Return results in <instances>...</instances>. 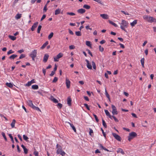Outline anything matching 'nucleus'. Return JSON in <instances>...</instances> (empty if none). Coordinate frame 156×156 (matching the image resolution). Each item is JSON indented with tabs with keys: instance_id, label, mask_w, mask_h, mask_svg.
I'll use <instances>...</instances> for the list:
<instances>
[{
	"instance_id": "nucleus-5",
	"label": "nucleus",
	"mask_w": 156,
	"mask_h": 156,
	"mask_svg": "<svg viewBox=\"0 0 156 156\" xmlns=\"http://www.w3.org/2000/svg\"><path fill=\"white\" fill-rule=\"evenodd\" d=\"M63 54L61 53H60L57 55L56 57H54V61L55 62H58V59L62 57Z\"/></svg>"
},
{
	"instance_id": "nucleus-9",
	"label": "nucleus",
	"mask_w": 156,
	"mask_h": 156,
	"mask_svg": "<svg viewBox=\"0 0 156 156\" xmlns=\"http://www.w3.org/2000/svg\"><path fill=\"white\" fill-rule=\"evenodd\" d=\"M49 57V55L48 54H45L44 56L43 62L44 63L46 62L47 61Z\"/></svg>"
},
{
	"instance_id": "nucleus-1",
	"label": "nucleus",
	"mask_w": 156,
	"mask_h": 156,
	"mask_svg": "<svg viewBox=\"0 0 156 156\" xmlns=\"http://www.w3.org/2000/svg\"><path fill=\"white\" fill-rule=\"evenodd\" d=\"M56 148H57L56 153L57 154H60L62 155V156H64L66 154V153L64 151L62 150V147L60 145L57 144L56 145Z\"/></svg>"
},
{
	"instance_id": "nucleus-51",
	"label": "nucleus",
	"mask_w": 156,
	"mask_h": 156,
	"mask_svg": "<svg viewBox=\"0 0 156 156\" xmlns=\"http://www.w3.org/2000/svg\"><path fill=\"white\" fill-rule=\"evenodd\" d=\"M112 116V118H113L116 122H119V120L115 116Z\"/></svg>"
},
{
	"instance_id": "nucleus-13",
	"label": "nucleus",
	"mask_w": 156,
	"mask_h": 156,
	"mask_svg": "<svg viewBox=\"0 0 156 156\" xmlns=\"http://www.w3.org/2000/svg\"><path fill=\"white\" fill-rule=\"evenodd\" d=\"M100 16L105 19H108V16L107 14H101Z\"/></svg>"
},
{
	"instance_id": "nucleus-27",
	"label": "nucleus",
	"mask_w": 156,
	"mask_h": 156,
	"mask_svg": "<svg viewBox=\"0 0 156 156\" xmlns=\"http://www.w3.org/2000/svg\"><path fill=\"white\" fill-rule=\"evenodd\" d=\"M61 12V9H56L55 11V15H58Z\"/></svg>"
},
{
	"instance_id": "nucleus-24",
	"label": "nucleus",
	"mask_w": 156,
	"mask_h": 156,
	"mask_svg": "<svg viewBox=\"0 0 156 156\" xmlns=\"http://www.w3.org/2000/svg\"><path fill=\"white\" fill-rule=\"evenodd\" d=\"M137 23V20H135L133 22L130 23V25L132 27H134Z\"/></svg>"
},
{
	"instance_id": "nucleus-16",
	"label": "nucleus",
	"mask_w": 156,
	"mask_h": 156,
	"mask_svg": "<svg viewBox=\"0 0 156 156\" xmlns=\"http://www.w3.org/2000/svg\"><path fill=\"white\" fill-rule=\"evenodd\" d=\"M21 146L23 149L24 153L25 154H27L28 153V149L26 148L25 146L23 144H22L21 145Z\"/></svg>"
},
{
	"instance_id": "nucleus-55",
	"label": "nucleus",
	"mask_w": 156,
	"mask_h": 156,
	"mask_svg": "<svg viewBox=\"0 0 156 156\" xmlns=\"http://www.w3.org/2000/svg\"><path fill=\"white\" fill-rule=\"evenodd\" d=\"M75 47L73 45H71L69 46V48L70 49H73L75 48Z\"/></svg>"
},
{
	"instance_id": "nucleus-46",
	"label": "nucleus",
	"mask_w": 156,
	"mask_h": 156,
	"mask_svg": "<svg viewBox=\"0 0 156 156\" xmlns=\"http://www.w3.org/2000/svg\"><path fill=\"white\" fill-rule=\"evenodd\" d=\"M58 80V78L56 77H55L54 78L53 80H52V83H55Z\"/></svg>"
},
{
	"instance_id": "nucleus-2",
	"label": "nucleus",
	"mask_w": 156,
	"mask_h": 156,
	"mask_svg": "<svg viewBox=\"0 0 156 156\" xmlns=\"http://www.w3.org/2000/svg\"><path fill=\"white\" fill-rule=\"evenodd\" d=\"M121 28L122 30L126 31L125 27L126 28L127 27L128 25V23L125 20H122V23H121Z\"/></svg>"
},
{
	"instance_id": "nucleus-48",
	"label": "nucleus",
	"mask_w": 156,
	"mask_h": 156,
	"mask_svg": "<svg viewBox=\"0 0 156 156\" xmlns=\"http://www.w3.org/2000/svg\"><path fill=\"white\" fill-rule=\"evenodd\" d=\"M93 115L94 116L96 122H98L99 121V119H98L97 116V115L94 114H93Z\"/></svg>"
},
{
	"instance_id": "nucleus-57",
	"label": "nucleus",
	"mask_w": 156,
	"mask_h": 156,
	"mask_svg": "<svg viewBox=\"0 0 156 156\" xmlns=\"http://www.w3.org/2000/svg\"><path fill=\"white\" fill-rule=\"evenodd\" d=\"M121 12L123 13V14H125L126 15H129V14L127 12H125L124 11H121Z\"/></svg>"
},
{
	"instance_id": "nucleus-30",
	"label": "nucleus",
	"mask_w": 156,
	"mask_h": 156,
	"mask_svg": "<svg viewBox=\"0 0 156 156\" xmlns=\"http://www.w3.org/2000/svg\"><path fill=\"white\" fill-rule=\"evenodd\" d=\"M32 108L33 109H34L36 110L41 112V110L40 109V108L38 107H36V106H35L34 105V106H33V107H32Z\"/></svg>"
},
{
	"instance_id": "nucleus-47",
	"label": "nucleus",
	"mask_w": 156,
	"mask_h": 156,
	"mask_svg": "<svg viewBox=\"0 0 156 156\" xmlns=\"http://www.w3.org/2000/svg\"><path fill=\"white\" fill-rule=\"evenodd\" d=\"M67 14L70 16H74L75 15V13L73 12H67Z\"/></svg>"
},
{
	"instance_id": "nucleus-64",
	"label": "nucleus",
	"mask_w": 156,
	"mask_h": 156,
	"mask_svg": "<svg viewBox=\"0 0 156 156\" xmlns=\"http://www.w3.org/2000/svg\"><path fill=\"white\" fill-rule=\"evenodd\" d=\"M52 101L53 102H54L55 103H57L58 102V100L55 98Z\"/></svg>"
},
{
	"instance_id": "nucleus-23",
	"label": "nucleus",
	"mask_w": 156,
	"mask_h": 156,
	"mask_svg": "<svg viewBox=\"0 0 156 156\" xmlns=\"http://www.w3.org/2000/svg\"><path fill=\"white\" fill-rule=\"evenodd\" d=\"M16 122V121L15 119L12 120V122L11 124V126L12 128H13L15 126V125Z\"/></svg>"
},
{
	"instance_id": "nucleus-45",
	"label": "nucleus",
	"mask_w": 156,
	"mask_h": 156,
	"mask_svg": "<svg viewBox=\"0 0 156 156\" xmlns=\"http://www.w3.org/2000/svg\"><path fill=\"white\" fill-rule=\"evenodd\" d=\"M2 135L4 137V139L6 141H7V138L5 136V133L4 132H2Z\"/></svg>"
},
{
	"instance_id": "nucleus-58",
	"label": "nucleus",
	"mask_w": 156,
	"mask_h": 156,
	"mask_svg": "<svg viewBox=\"0 0 156 156\" xmlns=\"http://www.w3.org/2000/svg\"><path fill=\"white\" fill-rule=\"evenodd\" d=\"M55 73V72L54 71H52L51 72V74H50V76H52L54 75Z\"/></svg>"
},
{
	"instance_id": "nucleus-14",
	"label": "nucleus",
	"mask_w": 156,
	"mask_h": 156,
	"mask_svg": "<svg viewBox=\"0 0 156 156\" xmlns=\"http://www.w3.org/2000/svg\"><path fill=\"white\" fill-rule=\"evenodd\" d=\"M86 11V10L85 9H79L77 10V12L78 13L80 14H83Z\"/></svg>"
},
{
	"instance_id": "nucleus-42",
	"label": "nucleus",
	"mask_w": 156,
	"mask_h": 156,
	"mask_svg": "<svg viewBox=\"0 0 156 156\" xmlns=\"http://www.w3.org/2000/svg\"><path fill=\"white\" fill-rule=\"evenodd\" d=\"M75 34L77 36H81V32L80 31L76 32Z\"/></svg>"
},
{
	"instance_id": "nucleus-7",
	"label": "nucleus",
	"mask_w": 156,
	"mask_h": 156,
	"mask_svg": "<svg viewBox=\"0 0 156 156\" xmlns=\"http://www.w3.org/2000/svg\"><path fill=\"white\" fill-rule=\"evenodd\" d=\"M112 135L116 140L119 141H121V138L119 135L115 133H112Z\"/></svg>"
},
{
	"instance_id": "nucleus-3",
	"label": "nucleus",
	"mask_w": 156,
	"mask_h": 156,
	"mask_svg": "<svg viewBox=\"0 0 156 156\" xmlns=\"http://www.w3.org/2000/svg\"><path fill=\"white\" fill-rule=\"evenodd\" d=\"M137 134L136 133L134 132H132L129 134V135L128 136V140L129 141H130L131 140L133 139L134 137H136Z\"/></svg>"
},
{
	"instance_id": "nucleus-41",
	"label": "nucleus",
	"mask_w": 156,
	"mask_h": 156,
	"mask_svg": "<svg viewBox=\"0 0 156 156\" xmlns=\"http://www.w3.org/2000/svg\"><path fill=\"white\" fill-rule=\"evenodd\" d=\"M149 17L150 16H149L144 15L143 16V18L144 20H146L147 21H148V20Z\"/></svg>"
},
{
	"instance_id": "nucleus-21",
	"label": "nucleus",
	"mask_w": 156,
	"mask_h": 156,
	"mask_svg": "<svg viewBox=\"0 0 156 156\" xmlns=\"http://www.w3.org/2000/svg\"><path fill=\"white\" fill-rule=\"evenodd\" d=\"M71 101L72 100L71 98H70L69 97H68L67 98V104L69 106L71 105Z\"/></svg>"
},
{
	"instance_id": "nucleus-12",
	"label": "nucleus",
	"mask_w": 156,
	"mask_h": 156,
	"mask_svg": "<svg viewBox=\"0 0 156 156\" xmlns=\"http://www.w3.org/2000/svg\"><path fill=\"white\" fill-rule=\"evenodd\" d=\"M85 61L87 63V68L90 69H92V66L90 64L89 61L87 59H86Z\"/></svg>"
},
{
	"instance_id": "nucleus-4",
	"label": "nucleus",
	"mask_w": 156,
	"mask_h": 156,
	"mask_svg": "<svg viewBox=\"0 0 156 156\" xmlns=\"http://www.w3.org/2000/svg\"><path fill=\"white\" fill-rule=\"evenodd\" d=\"M37 51L36 49L33 50L31 53L30 54L29 56L30 57L33 61H34L35 58L36 57L37 55Z\"/></svg>"
},
{
	"instance_id": "nucleus-56",
	"label": "nucleus",
	"mask_w": 156,
	"mask_h": 156,
	"mask_svg": "<svg viewBox=\"0 0 156 156\" xmlns=\"http://www.w3.org/2000/svg\"><path fill=\"white\" fill-rule=\"evenodd\" d=\"M57 106L59 107L60 108H62V104L60 103H58L57 105Z\"/></svg>"
},
{
	"instance_id": "nucleus-31",
	"label": "nucleus",
	"mask_w": 156,
	"mask_h": 156,
	"mask_svg": "<svg viewBox=\"0 0 156 156\" xmlns=\"http://www.w3.org/2000/svg\"><path fill=\"white\" fill-rule=\"evenodd\" d=\"M53 35L54 33L53 32H51L48 37V39L49 40L51 39L53 36Z\"/></svg>"
},
{
	"instance_id": "nucleus-17",
	"label": "nucleus",
	"mask_w": 156,
	"mask_h": 156,
	"mask_svg": "<svg viewBox=\"0 0 156 156\" xmlns=\"http://www.w3.org/2000/svg\"><path fill=\"white\" fill-rule=\"evenodd\" d=\"M105 113L106 114V115L107 116H108L111 119H112V116L110 115L109 112L107 110H105Z\"/></svg>"
},
{
	"instance_id": "nucleus-43",
	"label": "nucleus",
	"mask_w": 156,
	"mask_h": 156,
	"mask_svg": "<svg viewBox=\"0 0 156 156\" xmlns=\"http://www.w3.org/2000/svg\"><path fill=\"white\" fill-rule=\"evenodd\" d=\"M42 28V26L41 25H39L38 27L37 30V32L38 33H40V30Z\"/></svg>"
},
{
	"instance_id": "nucleus-34",
	"label": "nucleus",
	"mask_w": 156,
	"mask_h": 156,
	"mask_svg": "<svg viewBox=\"0 0 156 156\" xmlns=\"http://www.w3.org/2000/svg\"><path fill=\"white\" fill-rule=\"evenodd\" d=\"M9 38L13 41H14L16 40V37L14 36L9 35Z\"/></svg>"
},
{
	"instance_id": "nucleus-63",
	"label": "nucleus",
	"mask_w": 156,
	"mask_h": 156,
	"mask_svg": "<svg viewBox=\"0 0 156 156\" xmlns=\"http://www.w3.org/2000/svg\"><path fill=\"white\" fill-rule=\"evenodd\" d=\"M35 156H38V153L37 151H35L34 153Z\"/></svg>"
},
{
	"instance_id": "nucleus-11",
	"label": "nucleus",
	"mask_w": 156,
	"mask_h": 156,
	"mask_svg": "<svg viewBox=\"0 0 156 156\" xmlns=\"http://www.w3.org/2000/svg\"><path fill=\"white\" fill-rule=\"evenodd\" d=\"M38 23V22H36L33 24L31 28V30L32 31L34 30L37 27Z\"/></svg>"
},
{
	"instance_id": "nucleus-28",
	"label": "nucleus",
	"mask_w": 156,
	"mask_h": 156,
	"mask_svg": "<svg viewBox=\"0 0 156 156\" xmlns=\"http://www.w3.org/2000/svg\"><path fill=\"white\" fill-rule=\"evenodd\" d=\"M6 85L7 86H8V87H9L10 88H12L13 87V85L11 83H6Z\"/></svg>"
},
{
	"instance_id": "nucleus-52",
	"label": "nucleus",
	"mask_w": 156,
	"mask_h": 156,
	"mask_svg": "<svg viewBox=\"0 0 156 156\" xmlns=\"http://www.w3.org/2000/svg\"><path fill=\"white\" fill-rule=\"evenodd\" d=\"M99 49L100 51L101 52H102L104 51V49L103 47H101V46L100 45L99 46Z\"/></svg>"
},
{
	"instance_id": "nucleus-26",
	"label": "nucleus",
	"mask_w": 156,
	"mask_h": 156,
	"mask_svg": "<svg viewBox=\"0 0 156 156\" xmlns=\"http://www.w3.org/2000/svg\"><path fill=\"white\" fill-rule=\"evenodd\" d=\"M48 41H46L41 47V49H43L48 44Z\"/></svg>"
},
{
	"instance_id": "nucleus-22",
	"label": "nucleus",
	"mask_w": 156,
	"mask_h": 156,
	"mask_svg": "<svg viewBox=\"0 0 156 156\" xmlns=\"http://www.w3.org/2000/svg\"><path fill=\"white\" fill-rule=\"evenodd\" d=\"M140 62L142 67L143 68L144 67V58H142L140 60Z\"/></svg>"
},
{
	"instance_id": "nucleus-25",
	"label": "nucleus",
	"mask_w": 156,
	"mask_h": 156,
	"mask_svg": "<svg viewBox=\"0 0 156 156\" xmlns=\"http://www.w3.org/2000/svg\"><path fill=\"white\" fill-rule=\"evenodd\" d=\"M17 56V55L13 54L9 57V58L11 59H14Z\"/></svg>"
},
{
	"instance_id": "nucleus-33",
	"label": "nucleus",
	"mask_w": 156,
	"mask_h": 156,
	"mask_svg": "<svg viewBox=\"0 0 156 156\" xmlns=\"http://www.w3.org/2000/svg\"><path fill=\"white\" fill-rule=\"evenodd\" d=\"M83 8H84L87 9H89L90 8V6L87 5H83Z\"/></svg>"
},
{
	"instance_id": "nucleus-40",
	"label": "nucleus",
	"mask_w": 156,
	"mask_h": 156,
	"mask_svg": "<svg viewBox=\"0 0 156 156\" xmlns=\"http://www.w3.org/2000/svg\"><path fill=\"white\" fill-rule=\"evenodd\" d=\"M100 147L102 148L104 150L107 151H110L108 150L106 148L104 147L101 144H100Z\"/></svg>"
},
{
	"instance_id": "nucleus-36",
	"label": "nucleus",
	"mask_w": 156,
	"mask_h": 156,
	"mask_svg": "<svg viewBox=\"0 0 156 156\" xmlns=\"http://www.w3.org/2000/svg\"><path fill=\"white\" fill-rule=\"evenodd\" d=\"M102 122L103 125L104 126V127L105 128H106L107 127V126L106 124L105 123L104 120V119H102Z\"/></svg>"
},
{
	"instance_id": "nucleus-54",
	"label": "nucleus",
	"mask_w": 156,
	"mask_h": 156,
	"mask_svg": "<svg viewBox=\"0 0 156 156\" xmlns=\"http://www.w3.org/2000/svg\"><path fill=\"white\" fill-rule=\"evenodd\" d=\"M43 10L44 12H46L47 10V5H45L44 6L43 9Z\"/></svg>"
},
{
	"instance_id": "nucleus-10",
	"label": "nucleus",
	"mask_w": 156,
	"mask_h": 156,
	"mask_svg": "<svg viewBox=\"0 0 156 156\" xmlns=\"http://www.w3.org/2000/svg\"><path fill=\"white\" fill-rule=\"evenodd\" d=\"M66 83L67 88H69L70 87V82L67 78H66Z\"/></svg>"
},
{
	"instance_id": "nucleus-50",
	"label": "nucleus",
	"mask_w": 156,
	"mask_h": 156,
	"mask_svg": "<svg viewBox=\"0 0 156 156\" xmlns=\"http://www.w3.org/2000/svg\"><path fill=\"white\" fill-rule=\"evenodd\" d=\"M14 52L12 50H10L7 52V54L8 55H9L10 54L13 53Z\"/></svg>"
},
{
	"instance_id": "nucleus-8",
	"label": "nucleus",
	"mask_w": 156,
	"mask_h": 156,
	"mask_svg": "<svg viewBox=\"0 0 156 156\" xmlns=\"http://www.w3.org/2000/svg\"><path fill=\"white\" fill-rule=\"evenodd\" d=\"M147 22L151 23L156 22V19L153 17L150 16Z\"/></svg>"
},
{
	"instance_id": "nucleus-32",
	"label": "nucleus",
	"mask_w": 156,
	"mask_h": 156,
	"mask_svg": "<svg viewBox=\"0 0 156 156\" xmlns=\"http://www.w3.org/2000/svg\"><path fill=\"white\" fill-rule=\"evenodd\" d=\"M32 88L34 90L37 89L38 88V86L37 85H33L32 86Z\"/></svg>"
},
{
	"instance_id": "nucleus-15",
	"label": "nucleus",
	"mask_w": 156,
	"mask_h": 156,
	"mask_svg": "<svg viewBox=\"0 0 156 156\" xmlns=\"http://www.w3.org/2000/svg\"><path fill=\"white\" fill-rule=\"evenodd\" d=\"M27 103L28 104V105L32 108L33 107V106L34 105L33 104L32 101L31 100H29L27 101Z\"/></svg>"
},
{
	"instance_id": "nucleus-62",
	"label": "nucleus",
	"mask_w": 156,
	"mask_h": 156,
	"mask_svg": "<svg viewBox=\"0 0 156 156\" xmlns=\"http://www.w3.org/2000/svg\"><path fill=\"white\" fill-rule=\"evenodd\" d=\"M46 16L45 15H44L41 18V21H42V20H43L45 18Z\"/></svg>"
},
{
	"instance_id": "nucleus-44",
	"label": "nucleus",
	"mask_w": 156,
	"mask_h": 156,
	"mask_svg": "<svg viewBox=\"0 0 156 156\" xmlns=\"http://www.w3.org/2000/svg\"><path fill=\"white\" fill-rule=\"evenodd\" d=\"M86 44L89 47H90L91 46V44L90 42L88 41H87L86 42Z\"/></svg>"
},
{
	"instance_id": "nucleus-53",
	"label": "nucleus",
	"mask_w": 156,
	"mask_h": 156,
	"mask_svg": "<svg viewBox=\"0 0 156 156\" xmlns=\"http://www.w3.org/2000/svg\"><path fill=\"white\" fill-rule=\"evenodd\" d=\"M84 106L87 108V110H90V108L88 106V105L87 104H84Z\"/></svg>"
},
{
	"instance_id": "nucleus-60",
	"label": "nucleus",
	"mask_w": 156,
	"mask_h": 156,
	"mask_svg": "<svg viewBox=\"0 0 156 156\" xmlns=\"http://www.w3.org/2000/svg\"><path fill=\"white\" fill-rule=\"evenodd\" d=\"M101 131H102V133L103 134V136H104L105 137H106V134H105V133L104 132V131L103 130V129H102V128H101Z\"/></svg>"
},
{
	"instance_id": "nucleus-20",
	"label": "nucleus",
	"mask_w": 156,
	"mask_h": 156,
	"mask_svg": "<svg viewBox=\"0 0 156 156\" xmlns=\"http://www.w3.org/2000/svg\"><path fill=\"white\" fill-rule=\"evenodd\" d=\"M66 122L68 123V124H69L70 125V126L72 128L73 130L75 132H76V129L75 127H74V125H73V124H72L70 123V122Z\"/></svg>"
},
{
	"instance_id": "nucleus-29",
	"label": "nucleus",
	"mask_w": 156,
	"mask_h": 156,
	"mask_svg": "<svg viewBox=\"0 0 156 156\" xmlns=\"http://www.w3.org/2000/svg\"><path fill=\"white\" fill-rule=\"evenodd\" d=\"M22 14H20L18 13L16 14L15 16V18L16 19H20L21 17Z\"/></svg>"
},
{
	"instance_id": "nucleus-19",
	"label": "nucleus",
	"mask_w": 156,
	"mask_h": 156,
	"mask_svg": "<svg viewBox=\"0 0 156 156\" xmlns=\"http://www.w3.org/2000/svg\"><path fill=\"white\" fill-rule=\"evenodd\" d=\"M105 94L106 95V97L108 98L109 101H110V97L109 95L108 94V92L107 91L106 88L105 89Z\"/></svg>"
},
{
	"instance_id": "nucleus-59",
	"label": "nucleus",
	"mask_w": 156,
	"mask_h": 156,
	"mask_svg": "<svg viewBox=\"0 0 156 156\" xmlns=\"http://www.w3.org/2000/svg\"><path fill=\"white\" fill-rule=\"evenodd\" d=\"M25 57V56L24 55L22 54L20 56L19 58L21 59V58H24Z\"/></svg>"
},
{
	"instance_id": "nucleus-61",
	"label": "nucleus",
	"mask_w": 156,
	"mask_h": 156,
	"mask_svg": "<svg viewBox=\"0 0 156 156\" xmlns=\"http://www.w3.org/2000/svg\"><path fill=\"white\" fill-rule=\"evenodd\" d=\"M89 130H90L89 134L90 136H91V133H93V131L90 128H89Z\"/></svg>"
},
{
	"instance_id": "nucleus-49",
	"label": "nucleus",
	"mask_w": 156,
	"mask_h": 156,
	"mask_svg": "<svg viewBox=\"0 0 156 156\" xmlns=\"http://www.w3.org/2000/svg\"><path fill=\"white\" fill-rule=\"evenodd\" d=\"M94 1L97 2L99 3H100L101 5L103 4V3L101 1V0H93Z\"/></svg>"
},
{
	"instance_id": "nucleus-6",
	"label": "nucleus",
	"mask_w": 156,
	"mask_h": 156,
	"mask_svg": "<svg viewBox=\"0 0 156 156\" xmlns=\"http://www.w3.org/2000/svg\"><path fill=\"white\" fill-rule=\"evenodd\" d=\"M112 113L113 115H116L118 114V112L117 111L116 107L114 105H112Z\"/></svg>"
},
{
	"instance_id": "nucleus-39",
	"label": "nucleus",
	"mask_w": 156,
	"mask_h": 156,
	"mask_svg": "<svg viewBox=\"0 0 156 156\" xmlns=\"http://www.w3.org/2000/svg\"><path fill=\"white\" fill-rule=\"evenodd\" d=\"M92 64L94 69L95 70L96 69V66L95 64L94 61H92Z\"/></svg>"
},
{
	"instance_id": "nucleus-18",
	"label": "nucleus",
	"mask_w": 156,
	"mask_h": 156,
	"mask_svg": "<svg viewBox=\"0 0 156 156\" xmlns=\"http://www.w3.org/2000/svg\"><path fill=\"white\" fill-rule=\"evenodd\" d=\"M117 152L118 153H121L122 154H125V153L123 150L121 148H119L118 150L117 151Z\"/></svg>"
},
{
	"instance_id": "nucleus-35",
	"label": "nucleus",
	"mask_w": 156,
	"mask_h": 156,
	"mask_svg": "<svg viewBox=\"0 0 156 156\" xmlns=\"http://www.w3.org/2000/svg\"><path fill=\"white\" fill-rule=\"evenodd\" d=\"M109 23L110 24L113 25L115 27H118V25L116 24H115V23H114L112 21L109 20Z\"/></svg>"
},
{
	"instance_id": "nucleus-37",
	"label": "nucleus",
	"mask_w": 156,
	"mask_h": 156,
	"mask_svg": "<svg viewBox=\"0 0 156 156\" xmlns=\"http://www.w3.org/2000/svg\"><path fill=\"white\" fill-rule=\"evenodd\" d=\"M23 139L26 140V141H28V139L29 138L27 136L25 135H23Z\"/></svg>"
},
{
	"instance_id": "nucleus-38",
	"label": "nucleus",
	"mask_w": 156,
	"mask_h": 156,
	"mask_svg": "<svg viewBox=\"0 0 156 156\" xmlns=\"http://www.w3.org/2000/svg\"><path fill=\"white\" fill-rule=\"evenodd\" d=\"M9 136L10 137V138L11 139V141H12V143H14V140H13V138L12 136V135L11 134H9Z\"/></svg>"
}]
</instances>
